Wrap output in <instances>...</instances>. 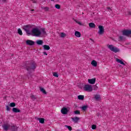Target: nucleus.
Wrapping results in <instances>:
<instances>
[{"instance_id":"obj_1","label":"nucleus","mask_w":131,"mask_h":131,"mask_svg":"<svg viewBox=\"0 0 131 131\" xmlns=\"http://www.w3.org/2000/svg\"><path fill=\"white\" fill-rule=\"evenodd\" d=\"M25 68H26V70L29 72V74L31 73V72L34 71L35 68H36V63L34 61H28L26 62Z\"/></svg>"},{"instance_id":"obj_2","label":"nucleus","mask_w":131,"mask_h":131,"mask_svg":"<svg viewBox=\"0 0 131 131\" xmlns=\"http://www.w3.org/2000/svg\"><path fill=\"white\" fill-rule=\"evenodd\" d=\"M107 48H108V49L111 50V51H112V52H114V53H118L120 51L117 47H113V45H107Z\"/></svg>"},{"instance_id":"obj_3","label":"nucleus","mask_w":131,"mask_h":131,"mask_svg":"<svg viewBox=\"0 0 131 131\" xmlns=\"http://www.w3.org/2000/svg\"><path fill=\"white\" fill-rule=\"evenodd\" d=\"M30 28H31V26L29 25L24 26L23 27L24 30L26 31L28 35H31V32H30Z\"/></svg>"},{"instance_id":"obj_4","label":"nucleus","mask_w":131,"mask_h":131,"mask_svg":"<svg viewBox=\"0 0 131 131\" xmlns=\"http://www.w3.org/2000/svg\"><path fill=\"white\" fill-rule=\"evenodd\" d=\"M32 33L34 34L35 36H39V35L41 34V32H40L37 28H34L32 30Z\"/></svg>"},{"instance_id":"obj_5","label":"nucleus","mask_w":131,"mask_h":131,"mask_svg":"<svg viewBox=\"0 0 131 131\" xmlns=\"http://www.w3.org/2000/svg\"><path fill=\"white\" fill-rule=\"evenodd\" d=\"M83 90L85 92H93V87L90 84H85L83 87Z\"/></svg>"},{"instance_id":"obj_6","label":"nucleus","mask_w":131,"mask_h":131,"mask_svg":"<svg viewBox=\"0 0 131 131\" xmlns=\"http://www.w3.org/2000/svg\"><path fill=\"white\" fill-rule=\"evenodd\" d=\"M123 35L126 36H131V30H124L122 31Z\"/></svg>"},{"instance_id":"obj_7","label":"nucleus","mask_w":131,"mask_h":131,"mask_svg":"<svg viewBox=\"0 0 131 131\" xmlns=\"http://www.w3.org/2000/svg\"><path fill=\"white\" fill-rule=\"evenodd\" d=\"M98 28L99 29L98 31V34H100V35L103 34L105 31L104 30V27L103 26H99Z\"/></svg>"},{"instance_id":"obj_8","label":"nucleus","mask_w":131,"mask_h":131,"mask_svg":"<svg viewBox=\"0 0 131 131\" xmlns=\"http://www.w3.org/2000/svg\"><path fill=\"white\" fill-rule=\"evenodd\" d=\"M26 42L27 46H34L35 45V42L32 40H27Z\"/></svg>"},{"instance_id":"obj_9","label":"nucleus","mask_w":131,"mask_h":131,"mask_svg":"<svg viewBox=\"0 0 131 131\" xmlns=\"http://www.w3.org/2000/svg\"><path fill=\"white\" fill-rule=\"evenodd\" d=\"M61 112L62 114L66 115V114H67L68 113V109H67V108H66V107H63L61 110Z\"/></svg>"},{"instance_id":"obj_10","label":"nucleus","mask_w":131,"mask_h":131,"mask_svg":"<svg viewBox=\"0 0 131 131\" xmlns=\"http://www.w3.org/2000/svg\"><path fill=\"white\" fill-rule=\"evenodd\" d=\"M88 82L90 84H94V83H96V78L89 79Z\"/></svg>"},{"instance_id":"obj_11","label":"nucleus","mask_w":131,"mask_h":131,"mask_svg":"<svg viewBox=\"0 0 131 131\" xmlns=\"http://www.w3.org/2000/svg\"><path fill=\"white\" fill-rule=\"evenodd\" d=\"M12 111L14 113H18L21 112V111H20V110H19V109H18L17 108H16V107H13L12 108Z\"/></svg>"},{"instance_id":"obj_12","label":"nucleus","mask_w":131,"mask_h":131,"mask_svg":"<svg viewBox=\"0 0 131 131\" xmlns=\"http://www.w3.org/2000/svg\"><path fill=\"white\" fill-rule=\"evenodd\" d=\"M91 64H92V66H94V67H97V66H98V62L95 60L92 61Z\"/></svg>"},{"instance_id":"obj_13","label":"nucleus","mask_w":131,"mask_h":131,"mask_svg":"<svg viewBox=\"0 0 131 131\" xmlns=\"http://www.w3.org/2000/svg\"><path fill=\"white\" fill-rule=\"evenodd\" d=\"M72 120L75 122V123H77L78 122V121L79 120V118L76 117L74 118H72Z\"/></svg>"},{"instance_id":"obj_14","label":"nucleus","mask_w":131,"mask_h":131,"mask_svg":"<svg viewBox=\"0 0 131 131\" xmlns=\"http://www.w3.org/2000/svg\"><path fill=\"white\" fill-rule=\"evenodd\" d=\"M43 50L46 51H49V50H51V47H50L48 45H43Z\"/></svg>"},{"instance_id":"obj_15","label":"nucleus","mask_w":131,"mask_h":131,"mask_svg":"<svg viewBox=\"0 0 131 131\" xmlns=\"http://www.w3.org/2000/svg\"><path fill=\"white\" fill-rule=\"evenodd\" d=\"M75 35L76 37H80V36H81V34L79 32L76 31L75 32Z\"/></svg>"},{"instance_id":"obj_16","label":"nucleus","mask_w":131,"mask_h":131,"mask_svg":"<svg viewBox=\"0 0 131 131\" xmlns=\"http://www.w3.org/2000/svg\"><path fill=\"white\" fill-rule=\"evenodd\" d=\"M116 60L118 63H120L122 65H123L124 66H125V63L124 62H123V61H122L121 60H120L118 58H116Z\"/></svg>"},{"instance_id":"obj_17","label":"nucleus","mask_w":131,"mask_h":131,"mask_svg":"<svg viewBox=\"0 0 131 131\" xmlns=\"http://www.w3.org/2000/svg\"><path fill=\"white\" fill-rule=\"evenodd\" d=\"M36 43L39 46H41L43 43V41L42 40H38L36 41Z\"/></svg>"},{"instance_id":"obj_18","label":"nucleus","mask_w":131,"mask_h":131,"mask_svg":"<svg viewBox=\"0 0 131 131\" xmlns=\"http://www.w3.org/2000/svg\"><path fill=\"white\" fill-rule=\"evenodd\" d=\"M94 99L96 100V101H99L101 99V97L99 95H95L94 96Z\"/></svg>"},{"instance_id":"obj_19","label":"nucleus","mask_w":131,"mask_h":131,"mask_svg":"<svg viewBox=\"0 0 131 131\" xmlns=\"http://www.w3.org/2000/svg\"><path fill=\"white\" fill-rule=\"evenodd\" d=\"M89 27L90 28H95L96 27V25L93 23H89Z\"/></svg>"},{"instance_id":"obj_20","label":"nucleus","mask_w":131,"mask_h":131,"mask_svg":"<svg viewBox=\"0 0 131 131\" xmlns=\"http://www.w3.org/2000/svg\"><path fill=\"white\" fill-rule=\"evenodd\" d=\"M2 126L5 130H8L9 129V126L7 124H4Z\"/></svg>"},{"instance_id":"obj_21","label":"nucleus","mask_w":131,"mask_h":131,"mask_svg":"<svg viewBox=\"0 0 131 131\" xmlns=\"http://www.w3.org/2000/svg\"><path fill=\"white\" fill-rule=\"evenodd\" d=\"M11 129L12 131H17L18 128L15 126H11Z\"/></svg>"},{"instance_id":"obj_22","label":"nucleus","mask_w":131,"mask_h":131,"mask_svg":"<svg viewBox=\"0 0 131 131\" xmlns=\"http://www.w3.org/2000/svg\"><path fill=\"white\" fill-rule=\"evenodd\" d=\"M40 91L44 95H47V92H46V90H45V89L40 87Z\"/></svg>"},{"instance_id":"obj_23","label":"nucleus","mask_w":131,"mask_h":131,"mask_svg":"<svg viewBox=\"0 0 131 131\" xmlns=\"http://www.w3.org/2000/svg\"><path fill=\"white\" fill-rule=\"evenodd\" d=\"M78 100H83L84 99V96L83 95H78Z\"/></svg>"},{"instance_id":"obj_24","label":"nucleus","mask_w":131,"mask_h":131,"mask_svg":"<svg viewBox=\"0 0 131 131\" xmlns=\"http://www.w3.org/2000/svg\"><path fill=\"white\" fill-rule=\"evenodd\" d=\"M38 120H39L40 123H42V124L45 123V119L39 118L38 119Z\"/></svg>"},{"instance_id":"obj_25","label":"nucleus","mask_w":131,"mask_h":131,"mask_svg":"<svg viewBox=\"0 0 131 131\" xmlns=\"http://www.w3.org/2000/svg\"><path fill=\"white\" fill-rule=\"evenodd\" d=\"M88 107L89 106L88 105H84L81 107V109H82L83 111H85V110L88 109Z\"/></svg>"},{"instance_id":"obj_26","label":"nucleus","mask_w":131,"mask_h":131,"mask_svg":"<svg viewBox=\"0 0 131 131\" xmlns=\"http://www.w3.org/2000/svg\"><path fill=\"white\" fill-rule=\"evenodd\" d=\"M31 99L33 100V101H35V100H36L37 99V97L36 96H35V95H32L30 96Z\"/></svg>"},{"instance_id":"obj_27","label":"nucleus","mask_w":131,"mask_h":131,"mask_svg":"<svg viewBox=\"0 0 131 131\" xmlns=\"http://www.w3.org/2000/svg\"><path fill=\"white\" fill-rule=\"evenodd\" d=\"M42 10H44L46 12H48L49 10H50V8L48 7H41Z\"/></svg>"},{"instance_id":"obj_28","label":"nucleus","mask_w":131,"mask_h":131,"mask_svg":"<svg viewBox=\"0 0 131 131\" xmlns=\"http://www.w3.org/2000/svg\"><path fill=\"white\" fill-rule=\"evenodd\" d=\"M17 32L19 35H22V34H23V33H22V30H21V29L20 28L18 29Z\"/></svg>"},{"instance_id":"obj_29","label":"nucleus","mask_w":131,"mask_h":131,"mask_svg":"<svg viewBox=\"0 0 131 131\" xmlns=\"http://www.w3.org/2000/svg\"><path fill=\"white\" fill-rule=\"evenodd\" d=\"M65 127H67V128H68L69 130H70V131L72 130V126L66 125Z\"/></svg>"},{"instance_id":"obj_30","label":"nucleus","mask_w":131,"mask_h":131,"mask_svg":"<svg viewBox=\"0 0 131 131\" xmlns=\"http://www.w3.org/2000/svg\"><path fill=\"white\" fill-rule=\"evenodd\" d=\"M55 8L58 10H60V9H61V6H60V5L59 4H56L55 5Z\"/></svg>"},{"instance_id":"obj_31","label":"nucleus","mask_w":131,"mask_h":131,"mask_svg":"<svg viewBox=\"0 0 131 131\" xmlns=\"http://www.w3.org/2000/svg\"><path fill=\"white\" fill-rule=\"evenodd\" d=\"M10 107H16V103L15 102H12L10 104Z\"/></svg>"},{"instance_id":"obj_32","label":"nucleus","mask_w":131,"mask_h":131,"mask_svg":"<svg viewBox=\"0 0 131 131\" xmlns=\"http://www.w3.org/2000/svg\"><path fill=\"white\" fill-rule=\"evenodd\" d=\"M53 76H55V77H59V75H58V73L57 72H54L53 73Z\"/></svg>"},{"instance_id":"obj_33","label":"nucleus","mask_w":131,"mask_h":131,"mask_svg":"<svg viewBox=\"0 0 131 131\" xmlns=\"http://www.w3.org/2000/svg\"><path fill=\"white\" fill-rule=\"evenodd\" d=\"M74 113L75 115H79V114H80V111L77 110V111H74Z\"/></svg>"},{"instance_id":"obj_34","label":"nucleus","mask_w":131,"mask_h":131,"mask_svg":"<svg viewBox=\"0 0 131 131\" xmlns=\"http://www.w3.org/2000/svg\"><path fill=\"white\" fill-rule=\"evenodd\" d=\"M75 21L76 23H77V24H79V25H82V24H81V22L80 21H78L77 19H75Z\"/></svg>"},{"instance_id":"obj_35","label":"nucleus","mask_w":131,"mask_h":131,"mask_svg":"<svg viewBox=\"0 0 131 131\" xmlns=\"http://www.w3.org/2000/svg\"><path fill=\"white\" fill-rule=\"evenodd\" d=\"M41 32L42 33V34H47V32H46V30H45V29H41Z\"/></svg>"},{"instance_id":"obj_36","label":"nucleus","mask_w":131,"mask_h":131,"mask_svg":"<svg viewBox=\"0 0 131 131\" xmlns=\"http://www.w3.org/2000/svg\"><path fill=\"white\" fill-rule=\"evenodd\" d=\"M65 33H60V37L64 38L65 37Z\"/></svg>"},{"instance_id":"obj_37","label":"nucleus","mask_w":131,"mask_h":131,"mask_svg":"<svg viewBox=\"0 0 131 131\" xmlns=\"http://www.w3.org/2000/svg\"><path fill=\"white\" fill-rule=\"evenodd\" d=\"M93 89H94V91H97L98 90V86H97V85H95L93 86Z\"/></svg>"},{"instance_id":"obj_38","label":"nucleus","mask_w":131,"mask_h":131,"mask_svg":"<svg viewBox=\"0 0 131 131\" xmlns=\"http://www.w3.org/2000/svg\"><path fill=\"white\" fill-rule=\"evenodd\" d=\"M92 129H96V128H97V126L96 125H92Z\"/></svg>"},{"instance_id":"obj_39","label":"nucleus","mask_w":131,"mask_h":131,"mask_svg":"<svg viewBox=\"0 0 131 131\" xmlns=\"http://www.w3.org/2000/svg\"><path fill=\"white\" fill-rule=\"evenodd\" d=\"M106 10H108V12H112V9L110 7H107Z\"/></svg>"},{"instance_id":"obj_40","label":"nucleus","mask_w":131,"mask_h":131,"mask_svg":"<svg viewBox=\"0 0 131 131\" xmlns=\"http://www.w3.org/2000/svg\"><path fill=\"white\" fill-rule=\"evenodd\" d=\"M119 40H123V36H120L119 37Z\"/></svg>"},{"instance_id":"obj_41","label":"nucleus","mask_w":131,"mask_h":131,"mask_svg":"<svg viewBox=\"0 0 131 131\" xmlns=\"http://www.w3.org/2000/svg\"><path fill=\"white\" fill-rule=\"evenodd\" d=\"M6 110H7V111H10V107H9V106H8V105L6 106Z\"/></svg>"},{"instance_id":"obj_42","label":"nucleus","mask_w":131,"mask_h":131,"mask_svg":"<svg viewBox=\"0 0 131 131\" xmlns=\"http://www.w3.org/2000/svg\"><path fill=\"white\" fill-rule=\"evenodd\" d=\"M43 55H45L46 56H48V53H47L46 52H43Z\"/></svg>"},{"instance_id":"obj_43","label":"nucleus","mask_w":131,"mask_h":131,"mask_svg":"<svg viewBox=\"0 0 131 131\" xmlns=\"http://www.w3.org/2000/svg\"><path fill=\"white\" fill-rule=\"evenodd\" d=\"M3 3H6L7 0H2Z\"/></svg>"},{"instance_id":"obj_44","label":"nucleus","mask_w":131,"mask_h":131,"mask_svg":"<svg viewBox=\"0 0 131 131\" xmlns=\"http://www.w3.org/2000/svg\"><path fill=\"white\" fill-rule=\"evenodd\" d=\"M97 116H98V117L100 116V113H97Z\"/></svg>"},{"instance_id":"obj_45","label":"nucleus","mask_w":131,"mask_h":131,"mask_svg":"<svg viewBox=\"0 0 131 131\" xmlns=\"http://www.w3.org/2000/svg\"><path fill=\"white\" fill-rule=\"evenodd\" d=\"M31 12H34V9L31 10Z\"/></svg>"},{"instance_id":"obj_46","label":"nucleus","mask_w":131,"mask_h":131,"mask_svg":"<svg viewBox=\"0 0 131 131\" xmlns=\"http://www.w3.org/2000/svg\"><path fill=\"white\" fill-rule=\"evenodd\" d=\"M90 39H91V40H93V39H92V38H90Z\"/></svg>"},{"instance_id":"obj_47","label":"nucleus","mask_w":131,"mask_h":131,"mask_svg":"<svg viewBox=\"0 0 131 131\" xmlns=\"http://www.w3.org/2000/svg\"><path fill=\"white\" fill-rule=\"evenodd\" d=\"M51 2H54V0H51Z\"/></svg>"},{"instance_id":"obj_48","label":"nucleus","mask_w":131,"mask_h":131,"mask_svg":"<svg viewBox=\"0 0 131 131\" xmlns=\"http://www.w3.org/2000/svg\"><path fill=\"white\" fill-rule=\"evenodd\" d=\"M31 1H33V0H31Z\"/></svg>"}]
</instances>
